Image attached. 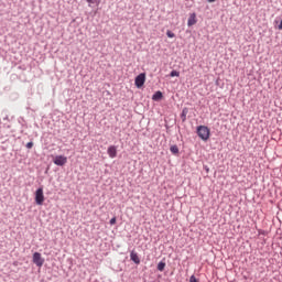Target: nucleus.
<instances>
[{"mask_svg":"<svg viewBox=\"0 0 282 282\" xmlns=\"http://www.w3.org/2000/svg\"><path fill=\"white\" fill-rule=\"evenodd\" d=\"M107 153L109 155V158L113 159L118 156V148H116V145H110L107 150Z\"/></svg>","mask_w":282,"mask_h":282,"instance_id":"obj_6","label":"nucleus"},{"mask_svg":"<svg viewBox=\"0 0 282 282\" xmlns=\"http://www.w3.org/2000/svg\"><path fill=\"white\" fill-rule=\"evenodd\" d=\"M274 25H278V30H282V19L275 18Z\"/></svg>","mask_w":282,"mask_h":282,"instance_id":"obj_13","label":"nucleus"},{"mask_svg":"<svg viewBox=\"0 0 282 282\" xmlns=\"http://www.w3.org/2000/svg\"><path fill=\"white\" fill-rule=\"evenodd\" d=\"M97 0H86L87 3H96Z\"/></svg>","mask_w":282,"mask_h":282,"instance_id":"obj_20","label":"nucleus"},{"mask_svg":"<svg viewBox=\"0 0 282 282\" xmlns=\"http://www.w3.org/2000/svg\"><path fill=\"white\" fill-rule=\"evenodd\" d=\"M166 36H167L169 39H175V33H173V31H171V30H167V31H166Z\"/></svg>","mask_w":282,"mask_h":282,"instance_id":"obj_14","label":"nucleus"},{"mask_svg":"<svg viewBox=\"0 0 282 282\" xmlns=\"http://www.w3.org/2000/svg\"><path fill=\"white\" fill-rule=\"evenodd\" d=\"M130 260L133 261L135 265H140V257L138 256V252H135L134 250L130 252Z\"/></svg>","mask_w":282,"mask_h":282,"instance_id":"obj_7","label":"nucleus"},{"mask_svg":"<svg viewBox=\"0 0 282 282\" xmlns=\"http://www.w3.org/2000/svg\"><path fill=\"white\" fill-rule=\"evenodd\" d=\"M170 151L173 155L180 154V148H177V145H175V144L170 147Z\"/></svg>","mask_w":282,"mask_h":282,"instance_id":"obj_11","label":"nucleus"},{"mask_svg":"<svg viewBox=\"0 0 282 282\" xmlns=\"http://www.w3.org/2000/svg\"><path fill=\"white\" fill-rule=\"evenodd\" d=\"M186 116H188V108H183L181 112V120L184 122L186 120Z\"/></svg>","mask_w":282,"mask_h":282,"instance_id":"obj_10","label":"nucleus"},{"mask_svg":"<svg viewBox=\"0 0 282 282\" xmlns=\"http://www.w3.org/2000/svg\"><path fill=\"white\" fill-rule=\"evenodd\" d=\"M162 98H163V94H162V91H160V90H158V91L152 96V100H155V101L162 100Z\"/></svg>","mask_w":282,"mask_h":282,"instance_id":"obj_9","label":"nucleus"},{"mask_svg":"<svg viewBox=\"0 0 282 282\" xmlns=\"http://www.w3.org/2000/svg\"><path fill=\"white\" fill-rule=\"evenodd\" d=\"M23 132H24V130H23V129H21V130H20V133H23Z\"/></svg>","mask_w":282,"mask_h":282,"instance_id":"obj_22","label":"nucleus"},{"mask_svg":"<svg viewBox=\"0 0 282 282\" xmlns=\"http://www.w3.org/2000/svg\"><path fill=\"white\" fill-rule=\"evenodd\" d=\"M208 1V3H215V1H217V0H207Z\"/></svg>","mask_w":282,"mask_h":282,"instance_id":"obj_21","label":"nucleus"},{"mask_svg":"<svg viewBox=\"0 0 282 282\" xmlns=\"http://www.w3.org/2000/svg\"><path fill=\"white\" fill-rule=\"evenodd\" d=\"M33 263H35V265L37 268H43V264L45 263V259H43V257L41 256L40 252H34L33 253Z\"/></svg>","mask_w":282,"mask_h":282,"instance_id":"obj_4","label":"nucleus"},{"mask_svg":"<svg viewBox=\"0 0 282 282\" xmlns=\"http://www.w3.org/2000/svg\"><path fill=\"white\" fill-rule=\"evenodd\" d=\"M189 282H199L195 275H191Z\"/></svg>","mask_w":282,"mask_h":282,"instance_id":"obj_17","label":"nucleus"},{"mask_svg":"<svg viewBox=\"0 0 282 282\" xmlns=\"http://www.w3.org/2000/svg\"><path fill=\"white\" fill-rule=\"evenodd\" d=\"M19 122L21 123V127H25V123H24L25 120H24L23 118H20V119H19Z\"/></svg>","mask_w":282,"mask_h":282,"instance_id":"obj_18","label":"nucleus"},{"mask_svg":"<svg viewBox=\"0 0 282 282\" xmlns=\"http://www.w3.org/2000/svg\"><path fill=\"white\" fill-rule=\"evenodd\" d=\"M144 83H147V74L141 73L134 79V85L138 89L144 87Z\"/></svg>","mask_w":282,"mask_h":282,"instance_id":"obj_3","label":"nucleus"},{"mask_svg":"<svg viewBox=\"0 0 282 282\" xmlns=\"http://www.w3.org/2000/svg\"><path fill=\"white\" fill-rule=\"evenodd\" d=\"M164 268H166V262L160 261L158 263L156 270H159V272H164Z\"/></svg>","mask_w":282,"mask_h":282,"instance_id":"obj_12","label":"nucleus"},{"mask_svg":"<svg viewBox=\"0 0 282 282\" xmlns=\"http://www.w3.org/2000/svg\"><path fill=\"white\" fill-rule=\"evenodd\" d=\"M110 226H113L116 224V217H112L109 221Z\"/></svg>","mask_w":282,"mask_h":282,"instance_id":"obj_19","label":"nucleus"},{"mask_svg":"<svg viewBox=\"0 0 282 282\" xmlns=\"http://www.w3.org/2000/svg\"><path fill=\"white\" fill-rule=\"evenodd\" d=\"M43 202H45V195L43 194V187H39L35 192V204H37V206H43Z\"/></svg>","mask_w":282,"mask_h":282,"instance_id":"obj_2","label":"nucleus"},{"mask_svg":"<svg viewBox=\"0 0 282 282\" xmlns=\"http://www.w3.org/2000/svg\"><path fill=\"white\" fill-rule=\"evenodd\" d=\"M53 162L56 166H65L67 164V156L57 155V156H55Z\"/></svg>","mask_w":282,"mask_h":282,"instance_id":"obj_5","label":"nucleus"},{"mask_svg":"<svg viewBox=\"0 0 282 282\" xmlns=\"http://www.w3.org/2000/svg\"><path fill=\"white\" fill-rule=\"evenodd\" d=\"M196 133L198 138H200V140H203L204 142L208 141V139L210 138V129H208V127L206 126H198L196 129Z\"/></svg>","mask_w":282,"mask_h":282,"instance_id":"obj_1","label":"nucleus"},{"mask_svg":"<svg viewBox=\"0 0 282 282\" xmlns=\"http://www.w3.org/2000/svg\"><path fill=\"white\" fill-rule=\"evenodd\" d=\"M195 23H197V14L192 13L187 20V25L188 28L195 25Z\"/></svg>","mask_w":282,"mask_h":282,"instance_id":"obj_8","label":"nucleus"},{"mask_svg":"<svg viewBox=\"0 0 282 282\" xmlns=\"http://www.w3.org/2000/svg\"><path fill=\"white\" fill-rule=\"evenodd\" d=\"M170 76H171V78H175V76L176 77H180V72H177V70H172L171 73H170Z\"/></svg>","mask_w":282,"mask_h":282,"instance_id":"obj_15","label":"nucleus"},{"mask_svg":"<svg viewBox=\"0 0 282 282\" xmlns=\"http://www.w3.org/2000/svg\"><path fill=\"white\" fill-rule=\"evenodd\" d=\"M34 147V142L30 141L26 143V149H32Z\"/></svg>","mask_w":282,"mask_h":282,"instance_id":"obj_16","label":"nucleus"}]
</instances>
